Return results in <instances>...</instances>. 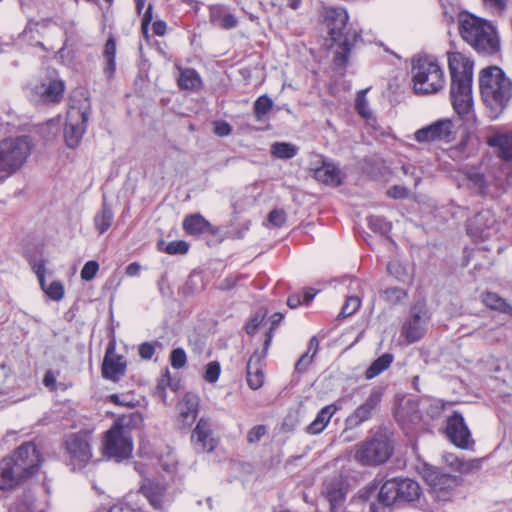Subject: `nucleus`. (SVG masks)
Here are the masks:
<instances>
[{"instance_id": "nucleus-1", "label": "nucleus", "mask_w": 512, "mask_h": 512, "mask_svg": "<svg viewBox=\"0 0 512 512\" xmlns=\"http://www.w3.org/2000/svg\"><path fill=\"white\" fill-rule=\"evenodd\" d=\"M348 11L344 7H324L320 13V22L324 26L330 48L335 47L332 63L335 70L346 71L352 50L357 43L363 42L362 30L349 22Z\"/></svg>"}, {"instance_id": "nucleus-2", "label": "nucleus", "mask_w": 512, "mask_h": 512, "mask_svg": "<svg viewBox=\"0 0 512 512\" xmlns=\"http://www.w3.org/2000/svg\"><path fill=\"white\" fill-rule=\"evenodd\" d=\"M479 91L489 119H499L512 103V79L497 65L483 68L478 77Z\"/></svg>"}, {"instance_id": "nucleus-3", "label": "nucleus", "mask_w": 512, "mask_h": 512, "mask_svg": "<svg viewBox=\"0 0 512 512\" xmlns=\"http://www.w3.org/2000/svg\"><path fill=\"white\" fill-rule=\"evenodd\" d=\"M450 73V101L454 111L461 118L473 109L474 61L461 52H447Z\"/></svg>"}, {"instance_id": "nucleus-4", "label": "nucleus", "mask_w": 512, "mask_h": 512, "mask_svg": "<svg viewBox=\"0 0 512 512\" xmlns=\"http://www.w3.org/2000/svg\"><path fill=\"white\" fill-rule=\"evenodd\" d=\"M458 30L462 39L478 54L494 56L501 48L500 37L491 21L461 12L458 16Z\"/></svg>"}, {"instance_id": "nucleus-5", "label": "nucleus", "mask_w": 512, "mask_h": 512, "mask_svg": "<svg viewBox=\"0 0 512 512\" xmlns=\"http://www.w3.org/2000/svg\"><path fill=\"white\" fill-rule=\"evenodd\" d=\"M41 463L36 446L27 442L0 461V489H11L31 477Z\"/></svg>"}, {"instance_id": "nucleus-6", "label": "nucleus", "mask_w": 512, "mask_h": 512, "mask_svg": "<svg viewBox=\"0 0 512 512\" xmlns=\"http://www.w3.org/2000/svg\"><path fill=\"white\" fill-rule=\"evenodd\" d=\"M411 72L413 90L417 95L436 94L444 88V71L433 55H415Z\"/></svg>"}, {"instance_id": "nucleus-7", "label": "nucleus", "mask_w": 512, "mask_h": 512, "mask_svg": "<svg viewBox=\"0 0 512 512\" xmlns=\"http://www.w3.org/2000/svg\"><path fill=\"white\" fill-rule=\"evenodd\" d=\"M130 420L126 417L118 418L106 432L103 451L108 458L122 461L128 458L133 450Z\"/></svg>"}, {"instance_id": "nucleus-8", "label": "nucleus", "mask_w": 512, "mask_h": 512, "mask_svg": "<svg viewBox=\"0 0 512 512\" xmlns=\"http://www.w3.org/2000/svg\"><path fill=\"white\" fill-rule=\"evenodd\" d=\"M421 474L434 498L439 502L450 501L457 487L461 485V479L458 476L443 473L433 466L424 465Z\"/></svg>"}, {"instance_id": "nucleus-9", "label": "nucleus", "mask_w": 512, "mask_h": 512, "mask_svg": "<svg viewBox=\"0 0 512 512\" xmlns=\"http://www.w3.org/2000/svg\"><path fill=\"white\" fill-rule=\"evenodd\" d=\"M92 433L79 431L68 435L64 441L65 454L72 468L80 469L86 466L92 458Z\"/></svg>"}, {"instance_id": "nucleus-10", "label": "nucleus", "mask_w": 512, "mask_h": 512, "mask_svg": "<svg viewBox=\"0 0 512 512\" xmlns=\"http://www.w3.org/2000/svg\"><path fill=\"white\" fill-rule=\"evenodd\" d=\"M90 113L91 106L87 100L80 107L71 106L64 125V141L67 147L75 149L79 146L86 131Z\"/></svg>"}, {"instance_id": "nucleus-11", "label": "nucleus", "mask_w": 512, "mask_h": 512, "mask_svg": "<svg viewBox=\"0 0 512 512\" xmlns=\"http://www.w3.org/2000/svg\"><path fill=\"white\" fill-rule=\"evenodd\" d=\"M392 454L389 440L377 435L357 445L354 458L362 465H379L386 462Z\"/></svg>"}, {"instance_id": "nucleus-12", "label": "nucleus", "mask_w": 512, "mask_h": 512, "mask_svg": "<svg viewBox=\"0 0 512 512\" xmlns=\"http://www.w3.org/2000/svg\"><path fill=\"white\" fill-rule=\"evenodd\" d=\"M430 319L425 303L417 302L412 308L410 316L405 320L401 328V335L408 344L419 341L427 330Z\"/></svg>"}, {"instance_id": "nucleus-13", "label": "nucleus", "mask_w": 512, "mask_h": 512, "mask_svg": "<svg viewBox=\"0 0 512 512\" xmlns=\"http://www.w3.org/2000/svg\"><path fill=\"white\" fill-rule=\"evenodd\" d=\"M454 124L451 119L442 118L426 125L414 133V139L419 143L437 141L450 142L454 133Z\"/></svg>"}, {"instance_id": "nucleus-14", "label": "nucleus", "mask_w": 512, "mask_h": 512, "mask_svg": "<svg viewBox=\"0 0 512 512\" xmlns=\"http://www.w3.org/2000/svg\"><path fill=\"white\" fill-rule=\"evenodd\" d=\"M33 148L30 135L5 138L0 141V160H27Z\"/></svg>"}, {"instance_id": "nucleus-15", "label": "nucleus", "mask_w": 512, "mask_h": 512, "mask_svg": "<svg viewBox=\"0 0 512 512\" xmlns=\"http://www.w3.org/2000/svg\"><path fill=\"white\" fill-rule=\"evenodd\" d=\"M467 233L474 240H486L496 233V219L490 210H483L470 218Z\"/></svg>"}, {"instance_id": "nucleus-16", "label": "nucleus", "mask_w": 512, "mask_h": 512, "mask_svg": "<svg viewBox=\"0 0 512 512\" xmlns=\"http://www.w3.org/2000/svg\"><path fill=\"white\" fill-rule=\"evenodd\" d=\"M446 435L455 446L462 449H467L474 443L470 430L459 412H454L447 419Z\"/></svg>"}, {"instance_id": "nucleus-17", "label": "nucleus", "mask_w": 512, "mask_h": 512, "mask_svg": "<svg viewBox=\"0 0 512 512\" xmlns=\"http://www.w3.org/2000/svg\"><path fill=\"white\" fill-rule=\"evenodd\" d=\"M383 393L380 389H373L366 400L359 405L346 419V425L349 428H355L363 422L369 420L375 409L382 400Z\"/></svg>"}, {"instance_id": "nucleus-18", "label": "nucleus", "mask_w": 512, "mask_h": 512, "mask_svg": "<svg viewBox=\"0 0 512 512\" xmlns=\"http://www.w3.org/2000/svg\"><path fill=\"white\" fill-rule=\"evenodd\" d=\"M191 442L197 453H210L217 446V440L212 436L211 424L201 418L191 435Z\"/></svg>"}, {"instance_id": "nucleus-19", "label": "nucleus", "mask_w": 512, "mask_h": 512, "mask_svg": "<svg viewBox=\"0 0 512 512\" xmlns=\"http://www.w3.org/2000/svg\"><path fill=\"white\" fill-rule=\"evenodd\" d=\"M126 372V362L123 356L115 353L112 346L107 348L102 363V376L111 381H118Z\"/></svg>"}, {"instance_id": "nucleus-20", "label": "nucleus", "mask_w": 512, "mask_h": 512, "mask_svg": "<svg viewBox=\"0 0 512 512\" xmlns=\"http://www.w3.org/2000/svg\"><path fill=\"white\" fill-rule=\"evenodd\" d=\"M322 494L329 502L330 510L335 512L343 503L346 494L342 478L335 476L327 479L324 482Z\"/></svg>"}, {"instance_id": "nucleus-21", "label": "nucleus", "mask_w": 512, "mask_h": 512, "mask_svg": "<svg viewBox=\"0 0 512 512\" xmlns=\"http://www.w3.org/2000/svg\"><path fill=\"white\" fill-rule=\"evenodd\" d=\"M478 140L473 139L471 134L466 131L462 136L457 145L449 147L447 151L448 157L452 160L456 158L460 160H467L475 157L478 152Z\"/></svg>"}, {"instance_id": "nucleus-22", "label": "nucleus", "mask_w": 512, "mask_h": 512, "mask_svg": "<svg viewBox=\"0 0 512 512\" xmlns=\"http://www.w3.org/2000/svg\"><path fill=\"white\" fill-rule=\"evenodd\" d=\"M199 407V398L195 394L187 393L177 404L179 421L183 427H190L196 420Z\"/></svg>"}, {"instance_id": "nucleus-23", "label": "nucleus", "mask_w": 512, "mask_h": 512, "mask_svg": "<svg viewBox=\"0 0 512 512\" xmlns=\"http://www.w3.org/2000/svg\"><path fill=\"white\" fill-rule=\"evenodd\" d=\"M487 144L498 149L500 160H512V131L497 132L487 137Z\"/></svg>"}, {"instance_id": "nucleus-24", "label": "nucleus", "mask_w": 512, "mask_h": 512, "mask_svg": "<svg viewBox=\"0 0 512 512\" xmlns=\"http://www.w3.org/2000/svg\"><path fill=\"white\" fill-rule=\"evenodd\" d=\"M322 165L313 170V177L327 185L339 186L342 183L341 171L333 162H321Z\"/></svg>"}, {"instance_id": "nucleus-25", "label": "nucleus", "mask_w": 512, "mask_h": 512, "mask_svg": "<svg viewBox=\"0 0 512 512\" xmlns=\"http://www.w3.org/2000/svg\"><path fill=\"white\" fill-rule=\"evenodd\" d=\"M179 71L177 79L179 89L198 92L203 88V80L196 69L179 67Z\"/></svg>"}, {"instance_id": "nucleus-26", "label": "nucleus", "mask_w": 512, "mask_h": 512, "mask_svg": "<svg viewBox=\"0 0 512 512\" xmlns=\"http://www.w3.org/2000/svg\"><path fill=\"white\" fill-rule=\"evenodd\" d=\"M247 383L253 390L262 387L264 382V373L260 367V356L254 353L247 362Z\"/></svg>"}, {"instance_id": "nucleus-27", "label": "nucleus", "mask_w": 512, "mask_h": 512, "mask_svg": "<svg viewBox=\"0 0 512 512\" xmlns=\"http://www.w3.org/2000/svg\"><path fill=\"white\" fill-rule=\"evenodd\" d=\"M337 410L338 406L335 404H329L323 407L317 413L314 421L307 426V432L314 435L321 433L326 428L332 416L337 412Z\"/></svg>"}, {"instance_id": "nucleus-28", "label": "nucleus", "mask_w": 512, "mask_h": 512, "mask_svg": "<svg viewBox=\"0 0 512 512\" xmlns=\"http://www.w3.org/2000/svg\"><path fill=\"white\" fill-rule=\"evenodd\" d=\"M397 491L399 501L412 502L420 497L421 489L419 484L412 479L397 478Z\"/></svg>"}, {"instance_id": "nucleus-29", "label": "nucleus", "mask_w": 512, "mask_h": 512, "mask_svg": "<svg viewBox=\"0 0 512 512\" xmlns=\"http://www.w3.org/2000/svg\"><path fill=\"white\" fill-rule=\"evenodd\" d=\"M184 230L191 235H200L211 231V224L200 214L187 216L183 221Z\"/></svg>"}, {"instance_id": "nucleus-30", "label": "nucleus", "mask_w": 512, "mask_h": 512, "mask_svg": "<svg viewBox=\"0 0 512 512\" xmlns=\"http://www.w3.org/2000/svg\"><path fill=\"white\" fill-rule=\"evenodd\" d=\"M65 83L62 80H50L44 91L41 93V99L44 103H60L63 99Z\"/></svg>"}, {"instance_id": "nucleus-31", "label": "nucleus", "mask_w": 512, "mask_h": 512, "mask_svg": "<svg viewBox=\"0 0 512 512\" xmlns=\"http://www.w3.org/2000/svg\"><path fill=\"white\" fill-rule=\"evenodd\" d=\"M397 478L389 479L383 483L378 493L379 504L389 507L399 501L397 491Z\"/></svg>"}, {"instance_id": "nucleus-32", "label": "nucleus", "mask_w": 512, "mask_h": 512, "mask_svg": "<svg viewBox=\"0 0 512 512\" xmlns=\"http://www.w3.org/2000/svg\"><path fill=\"white\" fill-rule=\"evenodd\" d=\"M114 213L104 200L101 210L94 217V225L99 234L105 233L112 225Z\"/></svg>"}, {"instance_id": "nucleus-33", "label": "nucleus", "mask_w": 512, "mask_h": 512, "mask_svg": "<svg viewBox=\"0 0 512 512\" xmlns=\"http://www.w3.org/2000/svg\"><path fill=\"white\" fill-rule=\"evenodd\" d=\"M141 492L155 509L162 508L164 497L163 487L158 484L149 483L141 487Z\"/></svg>"}, {"instance_id": "nucleus-34", "label": "nucleus", "mask_w": 512, "mask_h": 512, "mask_svg": "<svg viewBox=\"0 0 512 512\" xmlns=\"http://www.w3.org/2000/svg\"><path fill=\"white\" fill-rule=\"evenodd\" d=\"M298 147L289 142H275L271 146V153L275 158L287 160L296 156Z\"/></svg>"}, {"instance_id": "nucleus-35", "label": "nucleus", "mask_w": 512, "mask_h": 512, "mask_svg": "<svg viewBox=\"0 0 512 512\" xmlns=\"http://www.w3.org/2000/svg\"><path fill=\"white\" fill-rule=\"evenodd\" d=\"M393 361V355L385 353L377 358L370 367L366 370L365 376L367 379H372L388 369Z\"/></svg>"}, {"instance_id": "nucleus-36", "label": "nucleus", "mask_w": 512, "mask_h": 512, "mask_svg": "<svg viewBox=\"0 0 512 512\" xmlns=\"http://www.w3.org/2000/svg\"><path fill=\"white\" fill-rule=\"evenodd\" d=\"M274 105L273 99L267 94L259 96L253 105V112L257 120L263 119V117L272 110Z\"/></svg>"}, {"instance_id": "nucleus-37", "label": "nucleus", "mask_w": 512, "mask_h": 512, "mask_svg": "<svg viewBox=\"0 0 512 512\" xmlns=\"http://www.w3.org/2000/svg\"><path fill=\"white\" fill-rule=\"evenodd\" d=\"M44 293L53 301H60L64 298L65 290L64 286L60 281H53L49 285H46L44 280V286H40Z\"/></svg>"}, {"instance_id": "nucleus-38", "label": "nucleus", "mask_w": 512, "mask_h": 512, "mask_svg": "<svg viewBox=\"0 0 512 512\" xmlns=\"http://www.w3.org/2000/svg\"><path fill=\"white\" fill-rule=\"evenodd\" d=\"M366 90H360L357 93L355 99V109L357 113L364 119L369 120L373 117V113L368 107V101L366 99Z\"/></svg>"}, {"instance_id": "nucleus-39", "label": "nucleus", "mask_w": 512, "mask_h": 512, "mask_svg": "<svg viewBox=\"0 0 512 512\" xmlns=\"http://www.w3.org/2000/svg\"><path fill=\"white\" fill-rule=\"evenodd\" d=\"M368 226L374 232L382 235L388 234L391 231L392 225L385 219L379 216H370L368 218Z\"/></svg>"}, {"instance_id": "nucleus-40", "label": "nucleus", "mask_w": 512, "mask_h": 512, "mask_svg": "<svg viewBox=\"0 0 512 512\" xmlns=\"http://www.w3.org/2000/svg\"><path fill=\"white\" fill-rule=\"evenodd\" d=\"M483 303L491 309L502 312L507 305V302L503 298L492 292H488L483 295Z\"/></svg>"}, {"instance_id": "nucleus-41", "label": "nucleus", "mask_w": 512, "mask_h": 512, "mask_svg": "<svg viewBox=\"0 0 512 512\" xmlns=\"http://www.w3.org/2000/svg\"><path fill=\"white\" fill-rule=\"evenodd\" d=\"M387 270L399 281L405 282L409 279V274L406 268L397 260L389 262Z\"/></svg>"}, {"instance_id": "nucleus-42", "label": "nucleus", "mask_w": 512, "mask_h": 512, "mask_svg": "<svg viewBox=\"0 0 512 512\" xmlns=\"http://www.w3.org/2000/svg\"><path fill=\"white\" fill-rule=\"evenodd\" d=\"M221 373V366L218 361H211L205 366L204 380L208 383H215L218 381Z\"/></svg>"}, {"instance_id": "nucleus-43", "label": "nucleus", "mask_w": 512, "mask_h": 512, "mask_svg": "<svg viewBox=\"0 0 512 512\" xmlns=\"http://www.w3.org/2000/svg\"><path fill=\"white\" fill-rule=\"evenodd\" d=\"M227 7L223 4H213L209 6V22L216 26L227 14Z\"/></svg>"}, {"instance_id": "nucleus-44", "label": "nucleus", "mask_w": 512, "mask_h": 512, "mask_svg": "<svg viewBox=\"0 0 512 512\" xmlns=\"http://www.w3.org/2000/svg\"><path fill=\"white\" fill-rule=\"evenodd\" d=\"M465 177L471 186L476 188L479 192L484 193L486 189V181L483 174L477 171H468L465 173Z\"/></svg>"}, {"instance_id": "nucleus-45", "label": "nucleus", "mask_w": 512, "mask_h": 512, "mask_svg": "<svg viewBox=\"0 0 512 512\" xmlns=\"http://www.w3.org/2000/svg\"><path fill=\"white\" fill-rule=\"evenodd\" d=\"M361 306V301L357 296H350L346 299L345 304L342 307L340 316L348 317L353 315Z\"/></svg>"}, {"instance_id": "nucleus-46", "label": "nucleus", "mask_w": 512, "mask_h": 512, "mask_svg": "<svg viewBox=\"0 0 512 512\" xmlns=\"http://www.w3.org/2000/svg\"><path fill=\"white\" fill-rule=\"evenodd\" d=\"M187 357L186 352L182 348L172 350L170 355V363L174 369H181L186 365Z\"/></svg>"}, {"instance_id": "nucleus-47", "label": "nucleus", "mask_w": 512, "mask_h": 512, "mask_svg": "<svg viewBox=\"0 0 512 512\" xmlns=\"http://www.w3.org/2000/svg\"><path fill=\"white\" fill-rule=\"evenodd\" d=\"M98 270L99 264L96 261L90 260L86 262L80 273L81 279L84 281H91L96 276Z\"/></svg>"}, {"instance_id": "nucleus-48", "label": "nucleus", "mask_w": 512, "mask_h": 512, "mask_svg": "<svg viewBox=\"0 0 512 512\" xmlns=\"http://www.w3.org/2000/svg\"><path fill=\"white\" fill-rule=\"evenodd\" d=\"M29 263L32 267V270L37 276L40 286H44L45 280V261L43 259H30Z\"/></svg>"}, {"instance_id": "nucleus-49", "label": "nucleus", "mask_w": 512, "mask_h": 512, "mask_svg": "<svg viewBox=\"0 0 512 512\" xmlns=\"http://www.w3.org/2000/svg\"><path fill=\"white\" fill-rule=\"evenodd\" d=\"M266 317V312L264 311H258L254 317L246 324L245 330L246 333L249 335H253L259 326L263 323L264 319Z\"/></svg>"}, {"instance_id": "nucleus-50", "label": "nucleus", "mask_w": 512, "mask_h": 512, "mask_svg": "<svg viewBox=\"0 0 512 512\" xmlns=\"http://www.w3.org/2000/svg\"><path fill=\"white\" fill-rule=\"evenodd\" d=\"M68 34V31L66 30L65 31V35ZM68 41H69V38L68 36H66V39L63 43V46L57 51L56 53V58L59 59L62 63H65V62H71L75 55H74V51L73 50H68L67 46H68Z\"/></svg>"}, {"instance_id": "nucleus-51", "label": "nucleus", "mask_w": 512, "mask_h": 512, "mask_svg": "<svg viewBox=\"0 0 512 512\" xmlns=\"http://www.w3.org/2000/svg\"><path fill=\"white\" fill-rule=\"evenodd\" d=\"M189 249V245L187 242L179 240V241H172L167 244L165 248V252L170 255L175 254H185Z\"/></svg>"}, {"instance_id": "nucleus-52", "label": "nucleus", "mask_w": 512, "mask_h": 512, "mask_svg": "<svg viewBox=\"0 0 512 512\" xmlns=\"http://www.w3.org/2000/svg\"><path fill=\"white\" fill-rule=\"evenodd\" d=\"M417 168L414 165V162H406L400 166V173L405 177H410L414 181V185L416 186L421 177L416 173Z\"/></svg>"}, {"instance_id": "nucleus-53", "label": "nucleus", "mask_w": 512, "mask_h": 512, "mask_svg": "<svg viewBox=\"0 0 512 512\" xmlns=\"http://www.w3.org/2000/svg\"><path fill=\"white\" fill-rule=\"evenodd\" d=\"M117 52V40L114 35H110L105 44L102 51V58H116Z\"/></svg>"}, {"instance_id": "nucleus-54", "label": "nucleus", "mask_w": 512, "mask_h": 512, "mask_svg": "<svg viewBox=\"0 0 512 512\" xmlns=\"http://www.w3.org/2000/svg\"><path fill=\"white\" fill-rule=\"evenodd\" d=\"M153 19V5L149 4L146 8V11L144 12V15L142 17V23H141V30L143 33V36L148 41L149 40V25Z\"/></svg>"}, {"instance_id": "nucleus-55", "label": "nucleus", "mask_w": 512, "mask_h": 512, "mask_svg": "<svg viewBox=\"0 0 512 512\" xmlns=\"http://www.w3.org/2000/svg\"><path fill=\"white\" fill-rule=\"evenodd\" d=\"M267 433V428L264 425H257L251 428L247 434V440L249 443H257Z\"/></svg>"}, {"instance_id": "nucleus-56", "label": "nucleus", "mask_w": 512, "mask_h": 512, "mask_svg": "<svg viewBox=\"0 0 512 512\" xmlns=\"http://www.w3.org/2000/svg\"><path fill=\"white\" fill-rule=\"evenodd\" d=\"M21 162H0V180L20 169Z\"/></svg>"}, {"instance_id": "nucleus-57", "label": "nucleus", "mask_w": 512, "mask_h": 512, "mask_svg": "<svg viewBox=\"0 0 512 512\" xmlns=\"http://www.w3.org/2000/svg\"><path fill=\"white\" fill-rule=\"evenodd\" d=\"M103 74L107 80H112L116 72V58H103Z\"/></svg>"}, {"instance_id": "nucleus-58", "label": "nucleus", "mask_w": 512, "mask_h": 512, "mask_svg": "<svg viewBox=\"0 0 512 512\" xmlns=\"http://www.w3.org/2000/svg\"><path fill=\"white\" fill-rule=\"evenodd\" d=\"M214 133L219 137H226L232 133V126L225 120L214 123Z\"/></svg>"}, {"instance_id": "nucleus-59", "label": "nucleus", "mask_w": 512, "mask_h": 512, "mask_svg": "<svg viewBox=\"0 0 512 512\" xmlns=\"http://www.w3.org/2000/svg\"><path fill=\"white\" fill-rule=\"evenodd\" d=\"M313 358H314V355H312L308 352L304 353L300 357V359L296 362L295 370L299 373L306 372L308 367L312 364Z\"/></svg>"}, {"instance_id": "nucleus-60", "label": "nucleus", "mask_w": 512, "mask_h": 512, "mask_svg": "<svg viewBox=\"0 0 512 512\" xmlns=\"http://www.w3.org/2000/svg\"><path fill=\"white\" fill-rule=\"evenodd\" d=\"M238 23V19L234 14L227 13L226 16L222 18V21H220L216 26L225 30H230L235 28Z\"/></svg>"}, {"instance_id": "nucleus-61", "label": "nucleus", "mask_w": 512, "mask_h": 512, "mask_svg": "<svg viewBox=\"0 0 512 512\" xmlns=\"http://www.w3.org/2000/svg\"><path fill=\"white\" fill-rule=\"evenodd\" d=\"M284 315L282 313L276 312L271 316V326L269 328V332L266 335L265 339V349L268 348L271 340H272V331L273 329L282 321Z\"/></svg>"}, {"instance_id": "nucleus-62", "label": "nucleus", "mask_w": 512, "mask_h": 512, "mask_svg": "<svg viewBox=\"0 0 512 512\" xmlns=\"http://www.w3.org/2000/svg\"><path fill=\"white\" fill-rule=\"evenodd\" d=\"M268 220L275 226H281L286 221L285 212L282 210H273L268 215Z\"/></svg>"}, {"instance_id": "nucleus-63", "label": "nucleus", "mask_w": 512, "mask_h": 512, "mask_svg": "<svg viewBox=\"0 0 512 512\" xmlns=\"http://www.w3.org/2000/svg\"><path fill=\"white\" fill-rule=\"evenodd\" d=\"M155 353V346L150 342H144L139 347V355L142 359L149 360Z\"/></svg>"}, {"instance_id": "nucleus-64", "label": "nucleus", "mask_w": 512, "mask_h": 512, "mask_svg": "<svg viewBox=\"0 0 512 512\" xmlns=\"http://www.w3.org/2000/svg\"><path fill=\"white\" fill-rule=\"evenodd\" d=\"M387 195L394 199H403L408 196V190L404 186L394 185L387 190Z\"/></svg>"}]
</instances>
